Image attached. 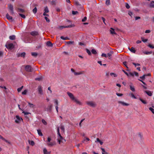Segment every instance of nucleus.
Listing matches in <instances>:
<instances>
[{"label":"nucleus","instance_id":"obj_1","mask_svg":"<svg viewBox=\"0 0 154 154\" xmlns=\"http://www.w3.org/2000/svg\"><path fill=\"white\" fill-rule=\"evenodd\" d=\"M26 71L28 72H32L33 70V68L29 65L26 66L25 68Z\"/></svg>","mask_w":154,"mask_h":154},{"label":"nucleus","instance_id":"obj_2","mask_svg":"<svg viewBox=\"0 0 154 154\" xmlns=\"http://www.w3.org/2000/svg\"><path fill=\"white\" fill-rule=\"evenodd\" d=\"M57 140L58 141L60 144L61 142L63 143L66 142L65 140L63 138L61 135L58 136Z\"/></svg>","mask_w":154,"mask_h":154},{"label":"nucleus","instance_id":"obj_3","mask_svg":"<svg viewBox=\"0 0 154 154\" xmlns=\"http://www.w3.org/2000/svg\"><path fill=\"white\" fill-rule=\"evenodd\" d=\"M74 26L73 25H69L67 26H59L58 27H57L56 28L58 29H59L60 30H61L64 28H71L73 27Z\"/></svg>","mask_w":154,"mask_h":154},{"label":"nucleus","instance_id":"obj_4","mask_svg":"<svg viewBox=\"0 0 154 154\" xmlns=\"http://www.w3.org/2000/svg\"><path fill=\"white\" fill-rule=\"evenodd\" d=\"M86 103L88 106L93 107H94L96 106L95 103L93 101H87L86 102Z\"/></svg>","mask_w":154,"mask_h":154},{"label":"nucleus","instance_id":"obj_5","mask_svg":"<svg viewBox=\"0 0 154 154\" xmlns=\"http://www.w3.org/2000/svg\"><path fill=\"white\" fill-rule=\"evenodd\" d=\"M8 8L9 10H10L11 14H13L14 13V12L13 5L11 4H8Z\"/></svg>","mask_w":154,"mask_h":154},{"label":"nucleus","instance_id":"obj_6","mask_svg":"<svg viewBox=\"0 0 154 154\" xmlns=\"http://www.w3.org/2000/svg\"><path fill=\"white\" fill-rule=\"evenodd\" d=\"M67 94L70 98L72 100H74L75 98L74 97L72 93L68 92H67Z\"/></svg>","mask_w":154,"mask_h":154},{"label":"nucleus","instance_id":"obj_7","mask_svg":"<svg viewBox=\"0 0 154 154\" xmlns=\"http://www.w3.org/2000/svg\"><path fill=\"white\" fill-rule=\"evenodd\" d=\"M38 94L40 95L43 94V91L42 87L40 86H38Z\"/></svg>","mask_w":154,"mask_h":154},{"label":"nucleus","instance_id":"obj_8","mask_svg":"<svg viewBox=\"0 0 154 154\" xmlns=\"http://www.w3.org/2000/svg\"><path fill=\"white\" fill-rule=\"evenodd\" d=\"M6 46L8 49H12L14 48V45L12 43L8 44L7 45H6Z\"/></svg>","mask_w":154,"mask_h":154},{"label":"nucleus","instance_id":"obj_9","mask_svg":"<svg viewBox=\"0 0 154 154\" xmlns=\"http://www.w3.org/2000/svg\"><path fill=\"white\" fill-rule=\"evenodd\" d=\"M122 71L125 74H126L128 76H129V75H131L132 76H134V74L133 73L130 72L129 73H128L127 72H126L124 70H122Z\"/></svg>","mask_w":154,"mask_h":154},{"label":"nucleus","instance_id":"obj_10","mask_svg":"<svg viewBox=\"0 0 154 154\" xmlns=\"http://www.w3.org/2000/svg\"><path fill=\"white\" fill-rule=\"evenodd\" d=\"M25 55L26 53L25 52H23L21 53H18L17 54V56L18 57H21L24 58Z\"/></svg>","mask_w":154,"mask_h":154},{"label":"nucleus","instance_id":"obj_11","mask_svg":"<svg viewBox=\"0 0 154 154\" xmlns=\"http://www.w3.org/2000/svg\"><path fill=\"white\" fill-rule=\"evenodd\" d=\"M144 92L149 96H151L152 95V93L150 91H144Z\"/></svg>","mask_w":154,"mask_h":154},{"label":"nucleus","instance_id":"obj_12","mask_svg":"<svg viewBox=\"0 0 154 154\" xmlns=\"http://www.w3.org/2000/svg\"><path fill=\"white\" fill-rule=\"evenodd\" d=\"M17 11L18 12L20 13H23L25 12L23 9L20 8H18L17 9Z\"/></svg>","mask_w":154,"mask_h":154},{"label":"nucleus","instance_id":"obj_13","mask_svg":"<svg viewBox=\"0 0 154 154\" xmlns=\"http://www.w3.org/2000/svg\"><path fill=\"white\" fill-rule=\"evenodd\" d=\"M16 117L17 119L15 121L16 122L18 123L20 121L21 119L22 120V119L20 118V117L18 116H16Z\"/></svg>","mask_w":154,"mask_h":154},{"label":"nucleus","instance_id":"obj_14","mask_svg":"<svg viewBox=\"0 0 154 154\" xmlns=\"http://www.w3.org/2000/svg\"><path fill=\"white\" fill-rule=\"evenodd\" d=\"M118 103H119L121 104L123 106H128L129 105V104L128 103H125L123 102H122V101H119L118 102Z\"/></svg>","mask_w":154,"mask_h":154},{"label":"nucleus","instance_id":"obj_15","mask_svg":"<svg viewBox=\"0 0 154 154\" xmlns=\"http://www.w3.org/2000/svg\"><path fill=\"white\" fill-rule=\"evenodd\" d=\"M0 139H2V140L5 141L6 142L10 144V142L6 140L5 138H4L1 135H0Z\"/></svg>","mask_w":154,"mask_h":154},{"label":"nucleus","instance_id":"obj_16","mask_svg":"<svg viewBox=\"0 0 154 154\" xmlns=\"http://www.w3.org/2000/svg\"><path fill=\"white\" fill-rule=\"evenodd\" d=\"M6 17L7 19L9 20H11V21L13 20V18L12 17L10 16L8 13L6 14Z\"/></svg>","mask_w":154,"mask_h":154},{"label":"nucleus","instance_id":"obj_17","mask_svg":"<svg viewBox=\"0 0 154 154\" xmlns=\"http://www.w3.org/2000/svg\"><path fill=\"white\" fill-rule=\"evenodd\" d=\"M30 34L33 36H36L38 35V33L37 32L34 31L33 32H30Z\"/></svg>","mask_w":154,"mask_h":154},{"label":"nucleus","instance_id":"obj_18","mask_svg":"<svg viewBox=\"0 0 154 154\" xmlns=\"http://www.w3.org/2000/svg\"><path fill=\"white\" fill-rule=\"evenodd\" d=\"M52 105L51 104L48 106L47 108V110L48 111L51 112L52 110Z\"/></svg>","mask_w":154,"mask_h":154},{"label":"nucleus","instance_id":"obj_19","mask_svg":"<svg viewBox=\"0 0 154 154\" xmlns=\"http://www.w3.org/2000/svg\"><path fill=\"white\" fill-rule=\"evenodd\" d=\"M56 144V143L55 142H50L47 143L48 146H52Z\"/></svg>","mask_w":154,"mask_h":154},{"label":"nucleus","instance_id":"obj_20","mask_svg":"<svg viewBox=\"0 0 154 154\" xmlns=\"http://www.w3.org/2000/svg\"><path fill=\"white\" fill-rule=\"evenodd\" d=\"M129 49V50L131 52H132L133 53H135L136 52V50L135 49V48L133 47H132L131 48H128Z\"/></svg>","mask_w":154,"mask_h":154},{"label":"nucleus","instance_id":"obj_21","mask_svg":"<svg viewBox=\"0 0 154 154\" xmlns=\"http://www.w3.org/2000/svg\"><path fill=\"white\" fill-rule=\"evenodd\" d=\"M43 151L44 154H50L51 153V152H48L47 149L45 148H44Z\"/></svg>","mask_w":154,"mask_h":154},{"label":"nucleus","instance_id":"obj_22","mask_svg":"<svg viewBox=\"0 0 154 154\" xmlns=\"http://www.w3.org/2000/svg\"><path fill=\"white\" fill-rule=\"evenodd\" d=\"M74 101L77 104L79 105H82V104L81 102L79 101L77 99L75 98Z\"/></svg>","mask_w":154,"mask_h":154},{"label":"nucleus","instance_id":"obj_23","mask_svg":"<svg viewBox=\"0 0 154 154\" xmlns=\"http://www.w3.org/2000/svg\"><path fill=\"white\" fill-rule=\"evenodd\" d=\"M47 45L49 47H52L53 46V44L50 41H48L46 43Z\"/></svg>","mask_w":154,"mask_h":154},{"label":"nucleus","instance_id":"obj_24","mask_svg":"<svg viewBox=\"0 0 154 154\" xmlns=\"http://www.w3.org/2000/svg\"><path fill=\"white\" fill-rule=\"evenodd\" d=\"M110 29H111V30H110V32L111 34H116V33L114 31V29L113 28H110Z\"/></svg>","mask_w":154,"mask_h":154},{"label":"nucleus","instance_id":"obj_25","mask_svg":"<svg viewBox=\"0 0 154 154\" xmlns=\"http://www.w3.org/2000/svg\"><path fill=\"white\" fill-rule=\"evenodd\" d=\"M112 54L113 52L111 51L107 54L108 57L109 59H110L111 58V56H112Z\"/></svg>","mask_w":154,"mask_h":154},{"label":"nucleus","instance_id":"obj_26","mask_svg":"<svg viewBox=\"0 0 154 154\" xmlns=\"http://www.w3.org/2000/svg\"><path fill=\"white\" fill-rule=\"evenodd\" d=\"M37 132L38 134L40 136H43V134L42 133V132L41 131V130L39 129L37 130Z\"/></svg>","mask_w":154,"mask_h":154},{"label":"nucleus","instance_id":"obj_27","mask_svg":"<svg viewBox=\"0 0 154 154\" xmlns=\"http://www.w3.org/2000/svg\"><path fill=\"white\" fill-rule=\"evenodd\" d=\"M149 7L151 8H154V1H152L150 3Z\"/></svg>","mask_w":154,"mask_h":154},{"label":"nucleus","instance_id":"obj_28","mask_svg":"<svg viewBox=\"0 0 154 154\" xmlns=\"http://www.w3.org/2000/svg\"><path fill=\"white\" fill-rule=\"evenodd\" d=\"M102 150V154H108V153L106 152L105 151V149L102 148H101Z\"/></svg>","mask_w":154,"mask_h":154},{"label":"nucleus","instance_id":"obj_29","mask_svg":"<svg viewBox=\"0 0 154 154\" xmlns=\"http://www.w3.org/2000/svg\"><path fill=\"white\" fill-rule=\"evenodd\" d=\"M9 38L11 40H14L15 39V36L14 35L10 36Z\"/></svg>","mask_w":154,"mask_h":154},{"label":"nucleus","instance_id":"obj_30","mask_svg":"<svg viewBox=\"0 0 154 154\" xmlns=\"http://www.w3.org/2000/svg\"><path fill=\"white\" fill-rule=\"evenodd\" d=\"M60 38L61 39H63V40H69L70 39L68 37H64L63 36H61L60 37Z\"/></svg>","mask_w":154,"mask_h":154},{"label":"nucleus","instance_id":"obj_31","mask_svg":"<svg viewBox=\"0 0 154 154\" xmlns=\"http://www.w3.org/2000/svg\"><path fill=\"white\" fill-rule=\"evenodd\" d=\"M29 144L31 145L32 146H33L35 144V143L33 141H30L29 140Z\"/></svg>","mask_w":154,"mask_h":154},{"label":"nucleus","instance_id":"obj_32","mask_svg":"<svg viewBox=\"0 0 154 154\" xmlns=\"http://www.w3.org/2000/svg\"><path fill=\"white\" fill-rule=\"evenodd\" d=\"M92 53L94 54H97V52L96 50L94 49H93L91 51Z\"/></svg>","mask_w":154,"mask_h":154},{"label":"nucleus","instance_id":"obj_33","mask_svg":"<svg viewBox=\"0 0 154 154\" xmlns=\"http://www.w3.org/2000/svg\"><path fill=\"white\" fill-rule=\"evenodd\" d=\"M28 103L30 108H33L35 106V105L29 102H28Z\"/></svg>","mask_w":154,"mask_h":154},{"label":"nucleus","instance_id":"obj_34","mask_svg":"<svg viewBox=\"0 0 154 154\" xmlns=\"http://www.w3.org/2000/svg\"><path fill=\"white\" fill-rule=\"evenodd\" d=\"M139 100L144 104H146L147 103V102H146V101L145 100H143V99H141V98H139Z\"/></svg>","mask_w":154,"mask_h":154},{"label":"nucleus","instance_id":"obj_35","mask_svg":"<svg viewBox=\"0 0 154 154\" xmlns=\"http://www.w3.org/2000/svg\"><path fill=\"white\" fill-rule=\"evenodd\" d=\"M83 73V72H75L74 73V75H81V74H82Z\"/></svg>","mask_w":154,"mask_h":154},{"label":"nucleus","instance_id":"obj_36","mask_svg":"<svg viewBox=\"0 0 154 154\" xmlns=\"http://www.w3.org/2000/svg\"><path fill=\"white\" fill-rule=\"evenodd\" d=\"M130 89L133 91H135V88H134V87L133 86H132L131 85H130Z\"/></svg>","mask_w":154,"mask_h":154},{"label":"nucleus","instance_id":"obj_37","mask_svg":"<svg viewBox=\"0 0 154 154\" xmlns=\"http://www.w3.org/2000/svg\"><path fill=\"white\" fill-rule=\"evenodd\" d=\"M44 11L45 12H47V13L49 12V11L48 10V8L47 6L44 9Z\"/></svg>","mask_w":154,"mask_h":154},{"label":"nucleus","instance_id":"obj_38","mask_svg":"<svg viewBox=\"0 0 154 154\" xmlns=\"http://www.w3.org/2000/svg\"><path fill=\"white\" fill-rule=\"evenodd\" d=\"M86 50L87 53L89 55H91V51L87 48H86Z\"/></svg>","mask_w":154,"mask_h":154},{"label":"nucleus","instance_id":"obj_39","mask_svg":"<svg viewBox=\"0 0 154 154\" xmlns=\"http://www.w3.org/2000/svg\"><path fill=\"white\" fill-rule=\"evenodd\" d=\"M32 56L36 57L38 55L37 53L35 52H32L31 53Z\"/></svg>","mask_w":154,"mask_h":154},{"label":"nucleus","instance_id":"obj_40","mask_svg":"<svg viewBox=\"0 0 154 154\" xmlns=\"http://www.w3.org/2000/svg\"><path fill=\"white\" fill-rule=\"evenodd\" d=\"M147 75H146V74H144L143 76H140V78L143 80H144L145 79V77Z\"/></svg>","mask_w":154,"mask_h":154},{"label":"nucleus","instance_id":"obj_41","mask_svg":"<svg viewBox=\"0 0 154 154\" xmlns=\"http://www.w3.org/2000/svg\"><path fill=\"white\" fill-rule=\"evenodd\" d=\"M144 53L146 54H151L152 53V51H151L150 52H147V51H145L143 52Z\"/></svg>","mask_w":154,"mask_h":154},{"label":"nucleus","instance_id":"obj_42","mask_svg":"<svg viewBox=\"0 0 154 154\" xmlns=\"http://www.w3.org/2000/svg\"><path fill=\"white\" fill-rule=\"evenodd\" d=\"M37 11V9L36 7L35 8L32 10L33 13L35 14H36Z\"/></svg>","mask_w":154,"mask_h":154},{"label":"nucleus","instance_id":"obj_43","mask_svg":"<svg viewBox=\"0 0 154 154\" xmlns=\"http://www.w3.org/2000/svg\"><path fill=\"white\" fill-rule=\"evenodd\" d=\"M106 4L107 5H110V0H106Z\"/></svg>","mask_w":154,"mask_h":154},{"label":"nucleus","instance_id":"obj_44","mask_svg":"<svg viewBox=\"0 0 154 154\" xmlns=\"http://www.w3.org/2000/svg\"><path fill=\"white\" fill-rule=\"evenodd\" d=\"M23 86H22L21 87L18 88L17 89L18 91V92L20 91H21V90H22V89L23 88Z\"/></svg>","mask_w":154,"mask_h":154},{"label":"nucleus","instance_id":"obj_45","mask_svg":"<svg viewBox=\"0 0 154 154\" xmlns=\"http://www.w3.org/2000/svg\"><path fill=\"white\" fill-rule=\"evenodd\" d=\"M141 39L142 41L144 42H146L148 41L147 39H144L143 37H141Z\"/></svg>","mask_w":154,"mask_h":154},{"label":"nucleus","instance_id":"obj_46","mask_svg":"<svg viewBox=\"0 0 154 154\" xmlns=\"http://www.w3.org/2000/svg\"><path fill=\"white\" fill-rule=\"evenodd\" d=\"M60 129L63 131V132H64L65 131L64 128L63 126L61 125L60 127Z\"/></svg>","mask_w":154,"mask_h":154},{"label":"nucleus","instance_id":"obj_47","mask_svg":"<svg viewBox=\"0 0 154 154\" xmlns=\"http://www.w3.org/2000/svg\"><path fill=\"white\" fill-rule=\"evenodd\" d=\"M125 7L126 8L128 9L130 8V6L128 3H125Z\"/></svg>","mask_w":154,"mask_h":154},{"label":"nucleus","instance_id":"obj_48","mask_svg":"<svg viewBox=\"0 0 154 154\" xmlns=\"http://www.w3.org/2000/svg\"><path fill=\"white\" fill-rule=\"evenodd\" d=\"M42 123L45 125H47V123L44 119H42Z\"/></svg>","mask_w":154,"mask_h":154},{"label":"nucleus","instance_id":"obj_49","mask_svg":"<svg viewBox=\"0 0 154 154\" xmlns=\"http://www.w3.org/2000/svg\"><path fill=\"white\" fill-rule=\"evenodd\" d=\"M75 4L76 5V6H79V5H81L79 3L77 2V1H75Z\"/></svg>","mask_w":154,"mask_h":154},{"label":"nucleus","instance_id":"obj_50","mask_svg":"<svg viewBox=\"0 0 154 154\" xmlns=\"http://www.w3.org/2000/svg\"><path fill=\"white\" fill-rule=\"evenodd\" d=\"M42 77H39V78H36L35 79V80L40 81L42 80Z\"/></svg>","mask_w":154,"mask_h":154},{"label":"nucleus","instance_id":"obj_51","mask_svg":"<svg viewBox=\"0 0 154 154\" xmlns=\"http://www.w3.org/2000/svg\"><path fill=\"white\" fill-rule=\"evenodd\" d=\"M68 44H73L74 43V41H69L66 42Z\"/></svg>","mask_w":154,"mask_h":154},{"label":"nucleus","instance_id":"obj_52","mask_svg":"<svg viewBox=\"0 0 154 154\" xmlns=\"http://www.w3.org/2000/svg\"><path fill=\"white\" fill-rule=\"evenodd\" d=\"M77 14H78V12L77 11H72V14L74 15H75Z\"/></svg>","mask_w":154,"mask_h":154},{"label":"nucleus","instance_id":"obj_53","mask_svg":"<svg viewBox=\"0 0 154 154\" xmlns=\"http://www.w3.org/2000/svg\"><path fill=\"white\" fill-rule=\"evenodd\" d=\"M19 15L22 18H25L26 17L23 14H22L19 13Z\"/></svg>","mask_w":154,"mask_h":154},{"label":"nucleus","instance_id":"obj_54","mask_svg":"<svg viewBox=\"0 0 154 154\" xmlns=\"http://www.w3.org/2000/svg\"><path fill=\"white\" fill-rule=\"evenodd\" d=\"M57 134L58 135V136H60L61 135L59 131V128L58 127L57 128Z\"/></svg>","mask_w":154,"mask_h":154},{"label":"nucleus","instance_id":"obj_55","mask_svg":"<svg viewBox=\"0 0 154 154\" xmlns=\"http://www.w3.org/2000/svg\"><path fill=\"white\" fill-rule=\"evenodd\" d=\"M130 94L131 95V97H132V98H133L134 99L136 98V97L134 95V94H133L132 93Z\"/></svg>","mask_w":154,"mask_h":154},{"label":"nucleus","instance_id":"obj_56","mask_svg":"<svg viewBox=\"0 0 154 154\" xmlns=\"http://www.w3.org/2000/svg\"><path fill=\"white\" fill-rule=\"evenodd\" d=\"M110 75L111 76H114V77H117V75L116 74H115L114 73H111L110 74Z\"/></svg>","mask_w":154,"mask_h":154},{"label":"nucleus","instance_id":"obj_57","mask_svg":"<svg viewBox=\"0 0 154 154\" xmlns=\"http://www.w3.org/2000/svg\"><path fill=\"white\" fill-rule=\"evenodd\" d=\"M132 64L134 65L135 67H136L137 66H140V64L139 63H133Z\"/></svg>","mask_w":154,"mask_h":154},{"label":"nucleus","instance_id":"obj_58","mask_svg":"<svg viewBox=\"0 0 154 154\" xmlns=\"http://www.w3.org/2000/svg\"><path fill=\"white\" fill-rule=\"evenodd\" d=\"M149 109L154 114V109H153L151 107L149 108Z\"/></svg>","mask_w":154,"mask_h":154},{"label":"nucleus","instance_id":"obj_59","mask_svg":"<svg viewBox=\"0 0 154 154\" xmlns=\"http://www.w3.org/2000/svg\"><path fill=\"white\" fill-rule=\"evenodd\" d=\"M148 46L151 48H154V46L152 45L151 44H149Z\"/></svg>","mask_w":154,"mask_h":154},{"label":"nucleus","instance_id":"obj_60","mask_svg":"<svg viewBox=\"0 0 154 154\" xmlns=\"http://www.w3.org/2000/svg\"><path fill=\"white\" fill-rule=\"evenodd\" d=\"M45 19L46 20V21L47 22H50V20L48 19L47 17H45Z\"/></svg>","mask_w":154,"mask_h":154},{"label":"nucleus","instance_id":"obj_61","mask_svg":"<svg viewBox=\"0 0 154 154\" xmlns=\"http://www.w3.org/2000/svg\"><path fill=\"white\" fill-rule=\"evenodd\" d=\"M27 91L26 90L22 92V94L24 95H26V94Z\"/></svg>","mask_w":154,"mask_h":154},{"label":"nucleus","instance_id":"obj_62","mask_svg":"<svg viewBox=\"0 0 154 154\" xmlns=\"http://www.w3.org/2000/svg\"><path fill=\"white\" fill-rule=\"evenodd\" d=\"M87 20V17H85L82 20V21L83 22H85Z\"/></svg>","mask_w":154,"mask_h":154},{"label":"nucleus","instance_id":"obj_63","mask_svg":"<svg viewBox=\"0 0 154 154\" xmlns=\"http://www.w3.org/2000/svg\"><path fill=\"white\" fill-rule=\"evenodd\" d=\"M22 113H24V115H28V114H30V113H29V112H25L24 111H23Z\"/></svg>","mask_w":154,"mask_h":154},{"label":"nucleus","instance_id":"obj_64","mask_svg":"<svg viewBox=\"0 0 154 154\" xmlns=\"http://www.w3.org/2000/svg\"><path fill=\"white\" fill-rule=\"evenodd\" d=\"M101 56L103 57H107V55H106V54H104V53H103L102 54Z\"/></svg>","mask_w":154,"mask_h":154}]
</instances>
